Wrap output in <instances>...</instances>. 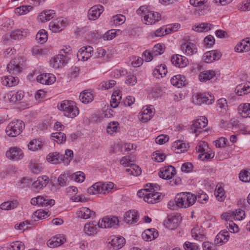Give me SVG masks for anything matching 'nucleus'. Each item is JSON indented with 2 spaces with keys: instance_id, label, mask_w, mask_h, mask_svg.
Segmentation results:
<instances>
[{
  "instance_id": "nucleus-41",
  "label": "nucleus",
  "mask_w": 250,
  "mask_h": 250,
  "mask_svg": "<svg viewBox=\"0 0 250 250\" xmlns=\"http://www.w3.org/2000/svg\"><path fill=\"white\" fill-rule=\"evenodd\" d=\"M51 137L54 141H56L58 144H62L65 142L66 137L64 133L61 132H57L52 133Z\"/></svg>"
},
{
  "instance_id": "nucleus-9",
  "label": "nucleus",
  "mask_w": 250,
  "mask_h": 250,
  "mask_svg": "<svg viewBox=\"0 0 250 250\" xmlns=\"http://www.w3.org/2000/svg\"><path fill=\"white\" fill-rule=\"evenodd\" d=\"M6 156L11 160H18L23 157L22 150L17 147H10L6 152Z\"/></svg>"
},
{
  "instance_id": "nucleus-62",
  "label": "nucleus",
  "mask_w": 250,
  "mask_h": 250,
  "mask_svg": "<svg viewBox=\"0 0 250 250\" xmlns=\"http://www.w3.org/2000/svg\"><path fill=\"white\" fill-rule=\"evenodd\" d=\"M166 158V155L164 153H162L159 151L154 152L152 159H154L157 162H162Z\"/></svg>"
},
{
  "instance_id": "nucleus-25",
  "label": "nucleus",
  "mask_w": 250,
  "mask_h": 250,
  "mask_svg": "<svg viewBox=\"0 0 250 250\" xmlns=\"http://www.w3.org/2000/svg\"><path fill=\"white\" fill-rule=\"evenodd\" d=\"M65 240L63 235H59L49 239L47 242V245L50 248L57 247L63 244Z\"/></svg>"
},
{
  "instance_id": "nucleus-51",
  "label": "nucleus",
  "mask_w": 250,
  "mask_h": 250,
  "mask_svg": "<svg viewBox=\"0 0 250 250\" xmlns=\"http://www.w3.org/2000/svg\"><path fill=\"white\" fill-rule=\"evenodd\" d=\"M102 186V183H96L87 189L88 193L93 194L101 193V187Z\"/></svg>"
},
{
  "instance_id": "nucleus-49",
  "label": "nucleus",
  "mask_w": 250,
  "mask_h": 250,
  "mask_svg": "<svg viewBox=\"0 0 250 250\" xmlns=\"http://www.w3.org/2000/svg\"><path fill=\"white\" fill-rule=\"evenodd\" d=\"M7 71L10 73L12 71V73L19 72L20 71V66L17 64L15 61H12L7 65L6 67Z\"/></svg>"
},
{
  "instance_id": "nucleus-60",
  "label": "nucleus",
  "mask_w": 250,
  "mask_h": 250,
  "mask_svg": "<svg viewBox=\"0 0 250 250\" xmlns=\"http://www.w3.org/2000/svg\"><path fill=\"white\" fill-rule=\"evenodd\" d=\"M237 93L239 95H242L250 92V87L246 84L237 86Z\"/></svg>"
},
{
  "instance_id": "nucleus-22",
  "label": "nucleus",
  "mask_w": 250,
  "mask_h": 250,
  "mask_svg": "<svg viewBox=\"0 0 250 250\" xmlns=\"http://www.w3.org/2000/svg\"><path fill=\"white\" fill-rule=\"evenodd\" d=\"M139 218L138 212L134 210H130L126 212L124 216L125 221L128 224L136 223Z\"/></svg>"
},
{
  "instance_id": "nucleus-17",
  "label": "nucleus",
  "mask_w": 250,
  "mask_h": 250,
  "mask_svg": "<svg viewBox=\"0 0 250 250\" xmlns=\"http://www.w3.org/2000/svg\"><path fill=\"white\" fill-rule=\"evenodd\" d=\"M99 228L100 227L98 225V223L91 222L84 225L83 230L87 235L93 236L97 233Z\"/></svg>"
},
{
  "instance_id": "nucleus-14",
  "label": "nucleus",
  "mask_w": 250,
  "mask_h": 250,
  "mask_svg": "<svg viewBox=\"0 0 250 250\" xmlns=\"http://www.w3.org/2000/svg\"><path fill=\"white\" fill-rule=\"evenodd\" d=\"M176 174V169L174 167L169 166L164 167L159 173V176L164 179H171Z\"/></svg>"
},
{
  "instance_id": "nucleus-50",
  "label": "nucleus",
  "mask_w": 250,
  "mask_h": 250,
  "mask_svg": "<svg viewBox=\"0 0 250 250\" xmlns=\"http://www.w3.org/2000/svg\"><path fill=\"white\" fill-rule=\"evenodd\" d=\"M73 158V152L71 149H66L63 155L62 162L65 165H68Z\"/></svg>"
},
{
  "instance_id": "nucleus-4",
  "label": "nucleus",
  "mask_w": 250,
  "mask_h": 250,
  "mask_svg": "<svg viewBox=\"0 0 250 250\" xmlns=\"http://www.w3.org/2000/svg\"><path fill=\"white\" fill-rule=\"evenodd\" d=\"M192 100L194 103L198 105L202 104H210L214 101V98L211 94L203 93L194 95Z\"/></svg>"
},
{
  "instance_id": "nucleus-27",
  "label": "nucleus",
  "mask_w": 250,
  "mask_h": 250,
  "mask_svg": "<svg viewBox=\"0 0 250 250\" xmlns=\"http://www.w3.org/2000/svg\"><path fill=\"white\" fill-rule=\"evenodd\" d=\"M55 16V13L54 10H47L42 12L38 18L40 21L44 22L53 19Z\"/></svg>"
},
{
  "instance_id": "nucleus-37",
  "label": "nucleus",
  "mask_w": 250,
  "mask_h": 250,
  "mask_svg": "<svg viewBox=\"0 0 250 250\" xmlns=\"http://www.w3.org/2000/svg\"><path fill=\"white\" fill-rule=\"evenodd\" d=\"M185 78L184 76L177 75L173 76L170 80L172 85L180 87L185 85Z\"/></svg>"
},
{
  "instance_id": "nucleus-15",
  "label": "nucleus",
  "mask_w": 250,
  "mask_h": 250,
  "mask_svg": "<svg viewBox=\"0 0 250 250\" xmlns=\"http://www.w3.org/2000/svg\"><path fill=\"white\" fill-rule=\"evenodd\" d=\"M66 25V21L64 20H57L49 23V27L52 32H58L63 29Z\"/></svg>"
},
{
  "instance_id": "nucleus-64",
  "label": "nucleus",
  "mask_w": 250,
  "mask_h": 250,
  "mask_svg": "<svg viewBox=\"0 0 250 250\" xmlns=\"http://www.w3.org/2000/svg\"><path fill=\"white\" fill-rule=\"evenodd\" d=\"M217 107L218 108L220 109V111H222V110L224 111H226L228 104L227 101L224 98H221L217 101Z\"/></svg>"
},
{
  "instance_id": "nucleus-43",
  "label": "nucleus",
  "mask_w": 250,
  "mask_h": 250,
  "mask_svg": "<svg viewBox=\"0 0 250 250\" xmlns=\"http://www.w3.org/2000/svg\"><path fill=\"white\" fill-rule=\"evenodd\" d=\"M93 98L92 94L87 91H84L81 92L79 96L80 101L84 104H87L91 102L93 100Z\"/></svg>"
},
{
  "instance_id": "nucleus-18",
  "label": "nucleus",
  "mask_w": 250,
  "mask_h": 250,
  "mask_svg": "<svg viewBox=\"0 0 250 250\" xmlns=\"http://www.w3.org/2000/svg\"><path fill=\"white\" fill-rule=\"evenodd\" d=\"M160 15L159 13L154 12H147L146 14H144V20L146 23L152 24L159 21Z\"/></svg>"
},
{
  "instance_id": "nucleus-42",
  "label": "nucleus",
  "mask_w": 250,
  "mask_h": 250,
  "mask_svg": "<svg viewBox=\"0 0 250 250\" xmlns=\"http://www.w3.org/2000/svg\"><path fill=\"white\" fill-rule=\"evenodd\" d=\"M125 171L128 174L133 176H138L141 173V168L137 165L131 164L128 168L125 169Z\"/></svg>"
},
{
  "instance_id": "nucleus-36",
  "label": "nucleus",
  "mask_w": 250,
  "mask_h": 250,
  "mask_svg": "<svg viewBox=\"0 0 250 250\" xmlns=\"http://www.w3.org/2000/svg\"><path fill=\"white\" fill-rule=\"evenodd\" d=\"M27 34L28 32L24 30L17 29L12 31L10 36L12 39L16 40L22 39L23 37H26Z\"/></svg>"
},
{
  "instance_id": "nucleus-34",
  "label": "nucleus",
  "mask_w": 250,
  "mask_h": 250,
  "mask_svg": "<svg viewBox=\"0 0 250 250\" xmlns=\"http://www.w3.org/2000/svg\"><path fill=\"white\" fill-rule=\"evenodd\" d=\"M215 76V72L213 70L204 71L199 75V79L201 82H206L212 79Z\"/></svg>"
},
{
  "instance_id": "nucleus-19",
  "label": "nucleus",
  "mask_w": 250,
  "mask_h": 250,
  "mask_svg": "<svg viewBox=\"0 0 250 250\" xmlns=\"http://www.w3.org/2000/svg\"><path fill=\"white\" fill-rule=\"evenodd\" d=\"M76 214L79 218L87 219L94 216L95 213L88 208L82 207L77 210Z\"/></svg>"
},
{
  "instance_id": "nucleus-8",
  "label": "nucleus",
  "mask_w": 250,
  "mask_h": 250,
  "mask_svg": "<svg viewBox=\"0 0 250 250\" xmlns=\"http://www.w3.org/2000/svg\"><path fill=\"white\" fill-rule=\"evenodd\" d=\"M93 53V48L90 46H83L78 51L77 56L79 60L87 61L92 56Z\"/></svg>"
},
{
  "instance_id": "nucleus-7",
  "label": "nucleus",
  "mask_w": 250,
  "mask_h": 250,
  "mask_svg": "<svg viewBox=\"0 0 250 250\" xmlns=\"http://www.w3.org/2000/svg\"><path fill=\"white\" fill-rule=\"evenodd\" d=\"M207 124V119L205 117H201L200 119L193 122L190 126V131L193 133L199 134L200 131H198L197 129L204 128Z\"/></svg>"
},
{
  "instance_id": "nucleus-12",
  "label": "nucleus",
  "mask_w": 250,
  "mask_h": 250,
  "mask_svg": "<svg viewBox=\"0 0 250 250\" xmlns=\"http://www.w3.org/2000/svg\"><path fill=\"white\" fill-rule=\"evenodd\" d=\"M104 11V7L101 5H96L92 7L88 12L87 17L89 20L98 19Z\"/></svg>"
},
{
  "instance_id": "nucleus-61",
  "label": "nucleus",
  "mask_w": 250,
  "mask_h": 250,
  "mask_svg": "<svg viewBox=\"0 0 250 250\" xmlns=\"http://www.w3.org/2000/svg\"><path fill=\"white\" fill-rule=\"evenodd\" d=\"M165 52V49L163 47L162 45L158 43L156 44L153 49L152 53L154 56H157L162 54Z\"/></svg>"
},
{
  "instance_id": "nucleus-21",
  "label": "nucleus",
  "mask_w": 250,
  "mask_h": 250,
  "mask_svg": "<svg viewBox=\"0 0 250 250\" xmlns=\"http://www.w3.org/2000/svg\"><path fill=\"white\" fill-rule=\"evenodd\" d=\"M48 178L46 176L39 177L37 180L33 183L32 188L38 191L45 187L48 183Z\"/></svg>"
},
{
  "instance_id": "nucleus-38",
  "label": "nucleus",
  "mask_w": 250,
  "mask_h": 250,
  "mask_svg": "<svg viewBox=\"0 0 250 250\" xmlns=\"http://www.w3.org/2000/svg\"><path fill=\"white\" fill-rule=\"evenodd\" d=\"M208 0H190V4L193 6L198 7L197 10H205L208 7L206 4Z\"/></svg>"
},
{
  "instance_id": "nucleus-11",
  "label": "nucleus",
  "mask_w": 250,
  "mask_h": 250,
  "mask_svg": "<svg viewBox=\"0 0 250 250\" xmlns=\"http://www.w3.org/2000/svg\"><path fill=\"white\" fill-rule=\"evenodd\" d=\"M66 63V56L63 54H58L50 60V64L55 69L62 67Z\"/></svg>"
},
{
  "instance_id": "nucleus-30",
  "label": "nucleus",
  "mask_w": 250,
  "mask_h": 250,
  "mask_svg": "<svg viewBox=\"0 0 250 250\" xmlns=\"http://www.w3.org/2000/svg\"><path fill=\"white\" fill-rule=\"evenodd\" d=\"M1 82L3 85L12 86L18 83L19 79L17 77L12 76H5L1 78Z\"/></svg>"
},
{
  "instance_id": "nucleus-13",
  "label": "nucleus",
  "mask_w": 250,
  "mask_h": 250,
  "mask_svg": "<svg viewBox=\"0 0 250 250\" xmlns=\"http://www.w3.org/2000/svg\"><path fill=\"white\" fill-rule=\"evenodd\" d=\"M171 62L175 66L182 68L185 67L188 63V60L186 57L177 54L172 56Z\"/></svg>"
},
{
  "instance_id": "nucleus-56",
  "label": "nucleus",
  "mask_w": 250,
  "mask_h": 250,
  "mask_svg": "<svg viewBox=\"0 0 250 250\" xmlns=\"http://www.w3.org/2000/svg\"><path fill=\"white\" fill-rule=\"evenodd\" d=\"M191 234L192 237L196 240H202L203 238V235L200 233L199 227L196 226L191 230Z\"/></svg>"
},
{
  "instance_id": "nucleus-55",
  "label": "nucleus",
  "mask_w": 250,
  "mask_h": 250,
  "mask_svg": "<svg viewBox=\"0 0 250 250\" xmlns=\"http://www.w3.org/2000/svg\"><path fill=\"white\" fill-rule=\"evenodd\" d=\"M208 143L205 142H200L196 147V151L198 153L208 152Z\"/></svg>"
},
{
  "instance_id": "nucleus-45",
  "label": "nucleus",
  "mask_w": 250,
  "mask_h": 250,
  "mask_svg": "<svg viewBox=\"0 0 250 250\" xmlns=\"http://www.w3.org/2000/svg\"><path fill=\"white\" fill-rule=\"evenodd\" d=\"M214 195L217 200L220 202L223 201L226 198L224 189L220 186H219L218 185L216 186L214 191Z\"/></svg>"
},
{
  "instance_id": "nucleus-26",
  "label": "nucleus",
  "mask_w": 250,
  "mask_h": 250,
  "mask_svg": "<svg viewBox=\"0 0 250 250\" xmlns=\"http://www.w3.org/2000/svg\"><path fill=\"white\" fill-rule=\"evenodd\" d=\"M158 236V231H156L154 229H146L142 234L143 239L146 241H152L156 238Z\"/></svg>"
},
{
  "instance_id": "nucleus-16",
  "label": "nucleus",
  "mask_w": 250,
  "mask_h": 250,
  "mask_svg": "<svg viewBox=\"0 0 250 250\" xmlns=\"http://www.w3.org/2000/svg\"><path fill=\"white\" fill-rule=\"evenodd\" d=\"M125 243V238L121 236H112L110 237V240L108 244L112 247L114 250H118L122 248Z\"/></svg>"
},
{
  "instance_id": "nucleus-29",
  "label": "nucleus",
  "mask_w": 250,
  "mask_h": 250,
  "mask_svg": "<svg viewBox=\"0 0 250 250\" xmlns=\"http://www.w3.org/2000/svg\"><path fill=\"white\" fill-rule=\"evenodd\" d=\"M63 155L57 152H53L49 153L46 159L48 162H51L53 164H57L61 163L62 161Z\"/></svg>"
},
{
  "instance_id": "nucleus-6",
  "label": "nucleus",
  "mask_w": 250,
  "mask_h": 250,
  "mask_svg": "<svg viewBox=\"0 0 250 250\" xmlns=\"http://www.w3.org/2000/svg\"><path fill=\"white\" fill-rule=\"evenodd\" d=\"M31 204L33 205H38L39 206L47 207H51L55 204L53 199H50L47 196H38L37 197L33 198L31 200Z\"/></svg>"
},
{
  "instance_id": "nucleus-46",
  "label": "nucleus",
  "mask_w": 250,
  "mask_h": 250,
  "mask_svg": "<svg viewBox=\"0 0 250 250\" xmlns=\"http://www.w3.org/2000/svg\"><path fill=\"white\" fill-rule=\"evenodd\" d=\"M119 123L117 122L113 121L109 123L106 127V132L110 135L117 131L119 127Z\"/></svg>"
},
{
  "instance_id": "nucleus-23",
  "label": "nucleus",
  "mask_w": 250,
  "mask_h": 250,
  "mask_svg": "<svg viewBox=\"0 0 250 250\" xmlns=\"http://www.w3.org/2000/svg\"><path fill=\"white\" fill-rule=\"evenodd\" d=\"M229 238V232L225 230H222L216 235L214 243L215 245H222L228 242Z\"/></svg>"
},
{
  "instance_id": "nucleus-2",
  "label": "nucleus",
  "mask_w": 250,
  "mask_h": 250,
  "mask_svg": "<svg viewBox=\"0 0 250 250\" xmlns=\"http://www.w3.org/2000/svg\"><path fill=\"white\" fill-rule=\"evenodd\" d=\"M59 109L64 112V115L67 117L73 118L79 114L78 108L74 105L71 101H63Z\"/></svg>"
},
{
  "instance_id": "nucleus-35",
  "label": "nucleus",
  "mask_w": 250,
  "mask_h": 250,
  "mask_svg": "<svg viewBox=\"0 0 250 250\" xmlns=\"http://www.w3.org/2000/svg\"><path fill=\"white\" fill-rule=\"evenodd\" d=\"M238 110L243 117H250V104L245 103L240 104L238 108Z\"/></svg>"
},
{
  "instance_id": "nucleus-48",
  "label": "nucleus",
  "mask_w": 250,
  "mask_h": 250,
  "mask_svg": "<svg viewBox=\"0 0 250 250\" xmlns=\"http://www.w3.org/2000/svg\"><path fill=\"white\" fill-rule=\"evenodd\" d=\"M37 41L41 43L45 42L47 39V36L45 30H40L36 36Z\"/></svg>"
},
{
  "instance_id": "nucleus-47",
  "label": "nucleus",
  "mask_w": 250,
  "mask_h": 250,
  "mask_svg": "<svg viewBox=\"0 0 250 250\" xmlns=\"http://www.w3.org/2000/svg\"><path fill=\"white\" fill-rule=\"evenodd\" d=\"M25 246L24 244L21 241H15L10 244L7 250H24Z\"/></svg>"
},
{
  "instance_id": "nucleus-24",
  "label": "nucleus",
  "mask_w": 250,
  "mask_h": 250,
  "mask_svg": "<svg viewBox=\"0 0 250 250\" xmlns=\"http://www.w3.org/2000/svg\"><path fill=\"white\" fill-rule=\"evenodd\" d=\"M154 111L151 108L147 107L143 108V110L139 115V118L141 122L146 123L150 120L152 117L153 116Z\"/></svg>"
},
{
  "instance_id": "nucleus-58",
  "label": "nucleus",
  "mask_w": 250,
  "mask_h": 250,
  "mask_svg": "<svg viewBox=\"0 0 250 250\" xmlns=\"http://www.w3.org/2000/svg\"><path fill=\"white\" fill-rule=\"evenodd\" d=\"M72 179L77 182L82 183L85 179V175L83 172L79 171L72 174Z\"/></svg>"
},
{
  "instance_id": "nucleus-54",
  "label": "nucleus",
  "mask_w": 250,
  "mask_h": 250,
  "mask_svg": "<svg viewBox=\"0 0 250 250\" xmlns=\"http://www.w3.org/2000/svg\"><path fill=\"white\" fill-rule=\"evenodd\" d=\"M239 179L242 182H250V169L242 171L239 174Z\"/></svg>"
},
{
  "instance_id": "nucleus-57",
  "label": "nucleus",
  "mask_w": 250,
  "mask_h": 250,
  "mask_svg": "<svg viewBox=\"0 0 250 250\" xmlns=\"http://www.w3.org/2000/svg\"><path fill=\"white\" fill-rule=\"evenodd\" d=\"M32 9L31 6H21L15 9V13L20 15L27 14Z\"/></svg>"
},
{
  "instance_id": "nucleus-39",
  "label": "nucleus",
  "mask_w": 250,
  "mask_h": 250,
  "mask_svg": "<svg viewBox=\"0 0 250 250\" xmlns=\"http://www.w3.org/2000/svg\"><path fill=\"white\" fill-rule=\"evenodd\" d=\"M212 25L210 23H201L197 25H194L192 27V29L198 32H207L209 30Z\"/></svg>"
},
{
  "instance_id": "nucleus-44",
  "label": "nucleus",
  "mask_w": 250,
  "mask_h": 250,
  "mask_svg": "<svg viewBox=\"0 0 250 250\" xmlns=\"http://www.w3.org/2000/svg\"><path fill=\"white\" fill-rule=\"evenodd\" d=\"M18 205V202L17 200H12L2 203L0 207L2 210H10L16 208Z\"/></svg>"
},
{
  "instance_id": "nucleus-3",
  "label": "nucleus",
  "mask_w": 250,
  "mask_h": 250,
  "mask_svg": "<svg viewBox=\"0 0 250 250\" xmlns=\"http://www.w3.org/2000/svg\"><path fill=\"white\" fill-rule=\"evenodd\" d=\"M22 124L23 123L21 120H17L10 123L5 129L6 134L12 137L19 135L22 131Z\"/></svg>"
},
{
  "instance_id": "nucleus-5",
  "label": "nucleus",
  "mask_w": 250,
  "mask_h": 250,
  "mask_svg": "<svg viewBox=\"0 0 250 250\" xmlns=\"http://www.w3.org/2000/svg\"><path fill=\"white\" fill-rule=\"evenodd\" d=\"M98 225L102 228H117L119 226V220L115 216H106L98 222Z\"/></svg>"
},
{
  "instance_id": "nucleus-20",
  "label": "nucleus",
  "mask_w": 250,
  "mask_h": 250,
  "mask_svg": "<svg viewBox=\"0 0 250 250\" xmlns=\"http://www.w3.org/2000/svg\"><path fill=\"white\" fill-rule=\"evenodd\" d=\"M37 81L42 84H51L55 81V77L50 74H42L37 77Z\"/></svg>"
},
{
  "instance_id": "nucleus-53",
  "label": "nucleus",
  "mask_w": 250,
  "mask_h": 250,
  "mask_svg": "<svg viewBox=\"0 0 250 250\" xmlns=\"http://www.w3.org/2000/svg\"><path fill=\"white\" fill-rule=\"evenodd\" d=\"M167 72V66L165 64H162L158 66L154 70V75H157L158 73L161 75V77L165 76Z\"/></svg>"
},
{
  "instance_id": "nucleus-1",
  "label": "nucleus",
  "mask_w": 250,
  "mask_h": 250,
  "mask_svg": "<svg viewBox=\"0 0 250 250\" xmlns=\"http://www.w3.org/2000/svg\"><path fill=\"white\" fill-rule=\"evenodd\" d=\"M197 197L190 192H181L176 196L178 207L187 208L194 204Z\"/></svg>"
},
{
  "instance_id": "nucleus-40",
  "label": "nucleus",
  "mask_w": 250,
  "mask_h": 250,
  "mask_svg": "<svg viewBox=\"0 0 250 250\" xmlns=\"http://www.w3.org/2000/svg\"><path fill=\"white\" fill-rule=\"evenodd\" d=\"M180 223L178 217L175 216H168L167 224L168 225V227L171 229H174L176 228Z\"/></svg>"
},
{
  "instance_id": "nucleus-33",
  "label": "nucleus",
  "mask_w": 250,
  "mask_h": 250,
  "mask_svg": "<svg viewBox=\"0 0 250 250\" xmlns=\"http://www.w3.org/2000/svg\"><path fill=\"white\" fill-rule=\"evenodd\" d=\"M172 146L175 148V150H177L176 152L177 153H181L187 151L188 147V145L183 143L180 140L174 142Z\"/></svg>"
},
{
  "instance_id": "nucleus-52",
  "label": "nucleus",
  "mask_w": 250,
  "mask_h": 250,
  "mask_svg": "<svg viewBox=\"0 0 250 250\" xmlns=\"http://www.w3.org/2000/svg\"><path fill=\"white\" fill-rule=\"evenodd\" d=\"M234 49L236 52H247L250 49V45H247L246 42H243L238 44Z\"/></svg>"
},
{
  "instance_id": "nucleus-31",
  "label": "nucleus",
  "mask_w": 250,
  "mask_h": 250,
  "mask_svg": "<svg viewBox=\"0 0 250 250\" xmlns=\"http://www.w3.org/2000/svg\"><path fill=\"white\" fill-rule=\"evenodd\" d=\"M183 51H185L187 55L191 56L197 52L195 45L190 42H187L181 46Z\"/></svg>"
},
{
  "instance_id": "nucleus-32",
  "label": "nucleus",
  "mask_w": 250,
  "mask_h": 250,
  "mask_svg": "<svg viewBox=\"0 0 250 250\" xmlns=\"http://www.w3.org/2000/svg\"><path fill=\"white\" fill-rule=\"evenodd\" d=\"M44 141H42L40 139L33 140L28 145V149L31 151L41 149L44 145Z\"/></svg>"
},
{
  "instance_id": "nucleus-10",
  "label": "nucleus",
  "mask_w": 250,
  "mask_h": 250,
  "mask_svg": "<svg viewBox=\"0 0 250 250\" xmlns=\"http://www.w3.org/2000/svg\"><path fill=\"white\" fill-rule=\"evenodd\" d=\"M222 56V53L217 50H211L204 54L203 58L206 62L211 63L219 60Z\"/></svg>"
},
{
  "instance_id": "nucleus-28",
  "label": "nucleus",
  "mask_w": 250,
  "mask_h": 250,
  "mask_svg": "<svg viewBox=\"0 0 250 250\" xmlns=\"http://www.w3.org/2000/svg\"><path fill=\"white\" fill-rule=\"evenodd\" d=\"M148 191L149 193L146 194L144 196V201L148 203L153 204L157 200H159L160 195L158 192H155L152 190H149Z\"/></svg>"
},
{
  "instance_id": "nucleus-59",
  "label": "nucleus",
  "mask_w": 250,
  "mask_h": 250,
  "mask_svg": "<svg viewBox=\"0 0 250 250\" xmlns=\"http://www.w3.org/2000/svg\"><path fill=\"white\" fill-rule=\"evenodd\" d=\"M113 22L114 25H119L123 24L125 20V17L122 15L114 16L112 18Z\"/></svg>"
},
{
  "instance_id": "nucleus-63",
  "label": "nucleus",
  "mask_w": 250,
  "mask_h": 250,
  "mask_svg": "<svg viewBox=\"0 0 250 250\" xmlns=\"http://www.w3.org/2000/svg\"><path fill=\"white\" fill-rule=\"evenodd\" d=\"M185 250H199V248L195 243H191L188 241L186 242L183 245Z\"/></svg>"
}]
</instances>
